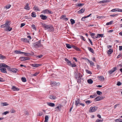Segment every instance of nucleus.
I'll use <instances>...</instances> for the list:
<instances>
[{
	"label": "nucleus",
	"instance_id": "obj_1",
	"mask_svg": "<svg viewBox=\"0 0 122 122\" xmlns=\"http://www.w3.org/2000/svg\"><path fill=\"white\" fill-rule=\"evenodd\" d=\"M41 24L42 26L44 27L45 30H47L48 31H51L53 29V27L52 26H49L45 24H43L42 23H41Z\"/></svg>",
	"mask_w": 122,
	"mask_h": 122
},
{
	"label": "nucleus",
	"instance_id": "obj_2",
	"mask_svg": "<svg viewBox=\"0 0 122 122\" xmlns=\"http://www.w3.org/2000/svg\"><path fill=\"white\" fill-rule=\"evenodd\" d=\"M41 41H39L32 44V46L35 47H38L42 46L41 43Z\"/></svg>",
	"mask_w": 122,
	"mask_h": 122
},
{
	"label": "nucleus",
	"instance_id": "obj_3",
	"mask_svg": "<svg viewBox=\"0 0 122 122\" xmlns=\"http://www.w3.org/2000/svg\"><path fill=\"white\" fill-rule=\"evenodd\" d=\"M97 107H91L90 108L89 112H94L97 110Z\"/></svg>",
	"mask_w": 122,
	"mask_h": 122
},
{
	"label": "nucleus",
	"instance_id": "obj_4",
	"mask_svg": "<svg viewBox=\"0 0 122 122\" xmlns=\"http://www.w3.org/2000/svg\"><path fill=\"white\" fill-rule=\"evenodd\" d=\"M105 98V97H103L102 96H100L97 97L94 100L95 102L100 101L102 99H104Z\"/></svg>",
	"mask_w": 122,
	"mask_h": 122
},
{
	"label": "nucleus",
	"instance_id": "obj_5",
	"mask_svg": "<svg viewBox=\"0 0 122 122\" xmlns=\"http://www.w3.org/2000/svg\"><path fill=\"white\" fill-rule=\"evenodd\" d=\"M29 58L26 57H20L19 59L21 60V61H24L26 60H29Z\"/></svg>",
	"mask_w": 122,
	"mask_h": 122
},
{
	"label": "nucleus",
	"instance_id": "obj_6",
	"mask_svg": "<svg viewBox=\"0 0 122 122\" xmlns=\"http://www.w3.org/2000/svg\"><path fill=\"white\" fill-rule=\"evenodd\" d=\"M51 85L52 86H58L60 85V83L59 82L56 83V82H51Z\"/></svg>",
	"mask_w": 122,
	"mask_h": 122
},
{
	"label": "nucleus",
	"instance_id": "obj_7",
	"mask_svg": "<svg viewBox=\"0 0 122 122\" xmlns=\"http://www.w3.org/2000/svg\"><path fill=\"white\" fill-rule=\"evenodd\" d=\"M8 24H9L8 25H6V30L7 31H10L12 29V28H10L9 25H10V22L8 21Z\"/></svg>",
	"mask_w": 122,
	"mask_h": 122
},
{
	"label": "nucleus",
	"instance_id": "obj_8",
	"mask_svg": "<svg viewBox=\"0 0 122 122\" xmlns=\"http://www.w3.org/2000/svg\"><path fill=\"white\" fill-rule=\"evenodd\" d=\"M82 76L81 75L80 73H76L75 76V78L77 79H81V77Z\"/></svg>",
	"mask_w": 122,
	"mask_h": 122
},
{
	"label": "nucleus",
	"instance_id": "obj_9",
	"mask_svg": "<svg viewBox=\"0 0 122 122\" xmlns=\"http://www.w3.org/2000/svg\"><path fill=\"white\" fill-rule=\"evenodd\" d=\"M42 13H44V14H51L52 13L51 11L48 10V9L42 11Z\"/></svg>",
	"mask_w": 122,
	"mask_h": 122
},
{
	"label": "nucleus",
	"instance_id": "obj_10",
	"mask_svg": "<svg viewBox=\"0 0 122 122\" xmlns=\"http://www.w3.org/2000/svg\"><path fill=\"white\" fill-rule=\"evenodd\" d=\"M117 69V67H115L113 68L111 70H109L108 72L110 74H112L113 72L115 71Z\"/></svg>",
	"mask_w": 122,
	"mask_h": 122
},
{
	"label": "nucleus",
	"instance_id": "obj_11",
	"mask_svg": "<svg viewBox=\"0 0 122 122\" xmlns=\"http://www.w3.org/2000/svg\"><path fill=\"white\" fill-rule=\"evenodd\" d=\"M10 71L15 73H16L18 71V70L15 68H11Z\"/></svg>",
	"mask_w": 122,
	"mask_h": 122
},
{
	"label": "nucleus",
	"instance_id": "obj_12",
	"mask_svg": "<svg viewBox=\"0 0 122 122\" xmlns=\"http://www.w3.org/2000/svg\"><path fill=\"white\" fill-rule=\"evenodd\" d=\"M40 17L42 19L44 20L46 19L47 18V17L46 16L42 14L41 15Z\"/></svg>",
	"mask_w": 122,
	"mask_h": 122
},
{
	"label": "nucleus",
	"instance_id": "obj_13",
	"mask_svg": "<svg viewBox=\"0 0 122 122\" xmlns=\"http://www.w3.org/2000/svg\"><path fill=\"white\" fill-rule=\"evenodd\" d=\"M80 103V100L77 99V100L76 101L75 103V105L76 106H79Z\"/></svg>",
	"mask_w": 122,
	"mask_h": 122
},
{
	"label": "nucleus",
	"instance_id": "obj_14",
	"mask_svg": "<svg viewBox=\"0 0 122 122\" xmlns=\"http://www.w3.org/2000/svg\"><path fill=\"white\" fill-rule=\"evenodd\" d=\"M0 70L2 72L5 73H6L7 72L6 69L5 68H0Z\"/></svg>",
	"mask_w": 122,
	"mask_h": 122
},
{
	"label": "nucleus",
	"instance_id": "obj_15",
	"mask_svg": "<svg viewBox=\"0 0 122 122\" xmlns=\"http://www.w3.org/2000/svg\"><path fill=\"white\" fill-rule=\"evenodd\" d=\"M103 34H98L97 35V36L95 37L96 38H97L103 37Z\"/></svg>",
	"mask_w": 122,
	"mask_h": 122
},
{
	"label": "nucleus",
	"instance_id": "obj_16",
	"mask_svg": "<svg viewBox=\"0 0 122 122\" xmlns=\"http://www.w3.org/2000/svg\"><path fill=\"white\" fill-rule=\"evenodd\" d=\"M97 78H98L99 80L100 81H103L104 79V77L102 76H97Z\"/></svg>",
	"mask_w": 122,
	"mask_h": 122
},
{
	"label": "nucleus",
	"instance_id": "obj_17",
	"mask_svg": "<svg viewBox=\"0 0 122 122\" xmlns=\"http://www.w3.org/2000/svg\"><path fill=\"white\" fill-rule=\"evenodd\" d=\"M47 103L48 105L51 107H53L55 105V104L53 103L49 102H47Z\"/></svg>",
	"mask_w": 122,
	"mask_h": 122
},
{
	"label": "nucleus",
	"instance_id": "obj_18",
	"mask_svg": "<svg viewBox=\"0 0 122 122\" xmlns=\"http://www.w3.org/2000/svg\"><path fill=\"white\" fill-rule=\"evenodd\" d=\"M12 89L14 91H18L19 90V89L18 88L14 86H12Z\"/></svg>",
	"mask_w": 122,
	"mask_h": 122
},
{
	"label": "nucleus",
	"instance_id": "obj_19",
	"mask_svg": "<svg viewBox=\"0 0 122 122\" xmlns=\"http://www.w3.org/2000/svg\"><path fill=\"white\" fill-rule=\"evenodd\" d=\"M85 9L84 8H82L81 10L78 11V12L79 13H83L85 11Z\"/></svg>",
	"mask_w": 122,
	"mask_h": 122
},
{
	"label": "nucleus",
	"instance_id": "obj_20",
	"mask_svg": "<svg viewBox=\"0 0 122 122\" xmlns=\"http://www.w3.org/2000/svg\"><path fill=\"white\" fill-rule=\"evenodd\" d=\"M65 61L67 62V63L68 64V65H70V64H71V62L67 58H65Z\"/></svg>",
	"mask_w": 122,
	"mask_h": 122
},
{
	"label": "nucleus",
	"instance_id": "obj_21",
	"mask_svg": "<svg viewBox=\"0 0 122 122\" xmlns=\"http://www.w3.org/2000/svg\"><path fill=\"white\" fill-rule=\"evenodd\" d=\"M1 105L2 106H7L9 105V104L6 102H1Z\"/></svg>",
	"mask_w": 122,
	"mask_h": 122
},
{
	"label": "nucleus",
	"instance_id": "obj_22",
	"mask_svg": "<svg viewBox=\"0 0 122 122\" xmlns=\"http://www.w3.org/2000/svg\"><path fill=\"white\" fill-rule=\"evenodd\" d=\"M21 41L24 42H29V41L26 38H22L21 39Z\"/></svg>",
	"mask_w": 122,
	"mask_h": 122
},
{
	"label": "nucleus",
	"instance_id": "obj_23",
	"mask_svg": "<svg viewBox=\"0 0 122 122\" xmlns=\"http://www.w3.org/2000/svg\"><path fill=\"white\" fill-rule=\"evenodd\" d=\"M8 23V21H7L6 22L5 24L1 25L0 26L1 27V28H3L5 27H6V25H8L9 24L7 23Z\"/></svg>",
	"mask_w": 122,
	"mask_h": 122
},
{
	"label": "nucleus",
	"instance_id": "obj_24",
	"mask_svg": "<svg viewBox=\"0 0 122 122\" xmlns=\"http://www.w3.org/2000/svg\"><path fill=\"white\" fill-rule=\"evenodd\" d=\"M28 5L29 4L28 3H26V6L24 7V9L27 10H29L30 9V8L28 7Z\"/></svg>",
	"mask_w": 122,
	"mask_h": 122
},
{
	"label": "nucleus",
	"instance_id": "obj_25",
	"mask_svg": "<svg viewBox=\"0 0 122 122\" xmlns=\"http://www.w3.org/2000/svg\"><path fill=\"white\" fill-rule=\"evenodd\" d=\"M49 98L52 99H56V97L53 95H50L49 96Z\"/></svg>",
	"mask_w": 122,
	"mask_h": 122
},
{
	"label": "nucleus",
	"instance_id": "obj_26",
	"mask_svg": "<svg viewBox=\"0 0 122 122\" xmlns=\"http://www.w3.org/2000/svg\"><path fill=\"white\" fill-rule=\"evenodd\" d=\"M84 5V3L77 4H76V6L80 7L83 5Z\"/></svg>",
	"mask_w": 122,
	"mask_h": 122
},
{
	"label": "nucleus",
	"instance_id": "obj_27",
	"mask_svg": "<svg viewBox=\"0 0 122 122\" xmlns=\"http://www.w3.org/2000/svg\"><path fill=\"white\" fill-rule=\"evenodd\" d=\"M88 48L89 51L93 53H94V51L92 48L89 47H88Z\"/></svg>",
	"mask_w": 122,
	"mask_h": 122
},
{
	"label": "nucleus",
	"instance_id": "obj_28",
	"mask_svg": "<svg viewBox=\"0 0 122 122\" xmlns=\"http://www.w3.org/2000/svg\"><path fill=\"white\" fill-rule=\"evenodd\" d=\"M11 5H6L4 7V9H7L9 8L10 7H11Z\"/></svg>",
	"mask_w": 122,
	"mask_h": 122
},
{
	"label": "nucleus",
	"instance_id": "obj_29",
	"mask_svg": "<svg viewBox=\"0 0 122 122\" xmlns=\"http://www.w3.org/2000/svg\"><path fill=\"white\" fill-rule=\"evenodd\" d=\"M88 83L89 84H92L93 83V81L91 79H89L87 80Z\"/></svg>",
	"mask_w": 122,
	"mask_h": 122
},
{
	"label": "nucleus",
	"instance_id": "obj_30",
	"mask_svg": "<svg viewBox=\"0 0 122 122\" xmlns=\"http://www.w3.org/2000/svg\"><path fill=\"white\" fill-rule=\"evenodd\" d=\"M49 117L47 115L45 116V121L44 122H48Z\"/></svg>",
	"mask_w": 122,
	"mask_h": 122
},
{
	"label": "nucleus",
	"instance_id": "obj_31",
	"mask_svg": "<svg viewBox=\"0 0 122 122\" xmlns=\"http://www.w3.org/2000/svg\"><path fill=\"white\" fill-rule=\"evenodd\" d=\"M33 9L34 10L36 11H40L39 8L37 6H35L33 8Z\"/></svg>",
	"mask_w": 122,
	"mask_h": 122
},
{
	"label": "nucleus",
	"instance_id": "obj_32",
	"mask_svg": "<svg viewBox=\"0 0 122 122\" xmlns=\"http://www.w3.org/2000/svg\"><path fill=\"white\" fill-rule=\"evenodd\" d=\"M113 51L112 49H110L108 50L107 51V53L108 54H111Z\"/></svg>",
	"mask_w": 122,
	"mask_h": 122
},
{
	"label": "nucleus",
	"instance_id": "obj_33",
	"mask_svg": "<svg viewBox=\"0 0 122 122\" xmlns=\"http://www.w3.org/2000/svg\"><path fill=\"white\" fill-rule=\"evenodd\" d=\"M95 34L94 33H90V35L92 37V38L94 39L96 38L95 37Z\"/></svg>",
	"mask_w": 122,
	"mask_h": 122
},
{
	"label": "nucleus",
	"instance_id": "obj_34",
	"mask_svg": "<svg viewBox=\"0 0 122 122\" xmlns=\"http://www.w3.org/2000/svg\"><path fill=\"white\" fill-rule=\"evenodd\" d=\"M5 67L6 68L8 71H10L11 69L10 68V66L7 65L6 64L5 65Z\"/></svg>",
	"mask_w": 122,
	"mask_h": 122
},
{
	"label": "nucleus",
	"instance_id": "obj_35",
	"mask_svg": "<svg viewBox=\"0 0 122 122\" xmlns=\"http://www.w3.org/2000/svg\"><path fill=\"white\" fill-rule=\"evenodd\" d=\"M36 14L35 12H33L31 13V16L34 17H36Z\"/></svg>",
	"mask_w": 122,
	"mask_h": 122
},
{
	"label": "nucleus",
	"instance_id": "obj_36",
	"mask_svg": "<svg viewBox=\"0 0 122 122\" xmlns=\"http://www.w3.org/2000/svg\"><path fill=\"white\" fill-rule=\"evenodd\" d=\"M15 52L16 54H23L24 53L23 52H20V51H18L17 50L15 51Z\"/></svg>",
	"mask_w": 122,
	"mask_h": 122
},
{
	"label": "nucleus",
	"instance_id": "obj_37",
	"mask_svg": "<svg viewBox=\"0 0 122 122\" xmlns=\"http://www.w3.org/2000/svg\"><path fill=\"white\" fill-rule=\"evenodd\" d=\"M61 104H59L57 107H56L55 109H56V108H58L59 110H60L61 109Z\"/></svg>",
	"mask_w": 122,
	"mask_h": 122
},
{
	"label": "nucleus",
	"instance_id": "obj_38",
	"mask_svg": "<svg viewBox=\"0 0 122 122\" xmlns=\"http://www.w3.org/2000/svg\"><path fill=\"white\" fill-rule=\"evenodd\" d=\"M119 9L118 8H115L114 9H113L112 10H111V11L112 12H114L115 11H119Z\"/></svg>",
	"mask_w": 122,
	"mask_h": 122
},
{
	"label": "nucleus",
	"instance_id": "obj_39",
	"mask_svg": "<svg viewBox=\"0 0 122 122\" xmlns=\"http://www.w3.org/2000/svg\"><path fill=\"white\" fill-rule=\"evenodd\" d=\"M66 47L69 49L71 48V45L69 44H66Z\"/></svg>",
	"mask_w": 122,
	"mask_h": 122
},
{
	"label": "nucleus",
	"instance_id": "obj_40",
	"mask_svg": "<svg viewBox=\"0 0 122 122\" xmlns=\"http://www.w3.org/2000/svg\"><path fill=\"white\" fill-rule=\"evenodd\" d=\"M70 21L71 22V23L72 25H73L75 23V21L73 19H71L70 20Z\"/></svg>",
	"mask_w": 122,
	"mask_h": 122
},
{
	"label": "nucleus",
	"instance_id": "obj_41",
	"mask_svg": "<svg viewBox=\"0 0 122 122\" xmlns=\"http://www.w3.org/2000/svg\"><path fill=\"white\" fill-rule=\"evenodd\" d=\"M21 80L23 82H25L26 81V78L24 77H22L21 78Z\"/></svg>",
	"mask_w": 122,
	"mask_h": 122
},
{
	"label": "nucleus",
	"instance_id": "obj_42",
	"mask_svg": "<svg viewBox=\"0 0 122 122\" xmlns=\"http://www.w3.org/2000/svg\"><path fill=\"white\" fill-rule=\"evenodd\" d=\"M5 64L2 63L0 64V68H1L2 67H4L5 66Z\"/></svg>",
	"mask_w": 122,
	"mask_h": 122
},
{
	"label": "nucleus",
	"instance_id": "obj_43",
	"mask_svg": "<svg viewBox=\"0 0 122 122\" xmlns=\"http://www.w3.org/2000/svg\"><path fill=\"white\" fill-rule=\"evenodd\" d=\"M32 28L34 30H36V28L35 27V25H31Z\"/></svg>",
	"mask_w": 122,
	"mask_h": 122
},
{
	"label": "nucleus",
	"instance_id": "obj_44",
	"mask_svg": "<svg viewBox=\"0 0 122 122\" xmlns=\"http://www.w3.org/2000/svg\"><path fill=\"white\" fill-rule=\"evenodd\" d=\"M5 58V56H3L2 55L0 54V59H3Z\"/></svg>",
	"mask_w": 122,
	"mask_h": 122
},
{
	"label": "nucleus",
	"instance_id": "obj_45",
	"mask_svg": "<svg viewBox=\"0 0 122 122\" xmlns=\"http://www.w3.org/2000/svg\"><path fill=\"white\" fill-rule=\"evenodd\" d=\"M16 112L12 108L10 110V113H13L15 112Z\"/></svg>",
	"mask_w": 122,
	"mask_h": 122
},
{
	"label": "nucleus",
	"instance_id": "obj_46",
	"mask_svg": "<svg viewBox=\"0 0 122 122\" xmlns=\"http://www.w3.org/2000/svg\"><path fill=\"white\" fill-rule=\"evenodd\" d=\"M23 54H24V55L26 56H29L30 55V54L29 53L25 52H23Z\"/></svg>",
	"mask_w": 122,
	"mask_h": 122
},
{
	"label": "nucleus",
	"instance_id": "obj_47",
	"mask_svg": "<svg viewBox=\"0 0 122 122\" xmlns=\"http://www.w3.org/2000/svg\"><path fill=\"white\" fill-rule=\"evenodd\" d=\"M43 114V113L42 112H40L37 113V116H41Z\"/></svg>",
	"mask_w": 122,
	"mask_h": 122
},
{
	"label": "nucleus",
	"instance_id": "obj_48",
	"mask_svg": "<svg viewBox=\"0 0 122 122\" xmlns=\"http://www.w3.org/2000/svg\"><path fill=\"white\" fill-rule=\"evenodd\" d=\"M97 93L98 95H100L102 94V93L100 91H97Z\"/></svg>",
	"mask_w": 122,
	"mask_h": 122
},
{
	"label": "nucleus",
	"instance_id": "obj_49",
	"mask_svg": "<svg viewBox=\"0 0 122 122\" xmlns=\"http://www.w3.org/2000/svg\"><path fill=\"white\" fill-rule=\"evenodd\" d=\"M112 23H113V21H111L107 23L106 24V25H110L111 24H112Z\"/></svg>",
	"mask_w": 122,
	"mask_h": 122
},
{
	"label": "nucleus",
	"instance_id": "obj_50",
	"mask_svg": "<svg viewBox=\"0 0 122 122\" xmlns=\"http://www.w3.org/2000/svg\"><path fill=\"white\" fill-rule=\"evenodd\" d=\"M41 65V64H35V67H37Z\"/></svg>",
	"mask_w": 122,
	"mask_h": 122
},
{
	"label": "nucleus",
	"instance_id": "obj_51",
	"mask_svg": "<svg viewBox=\"0 0 122 122\" xmlns=\"http://www.w3.org/2000/svg\"><path fill=\"white\" fill-rule=\"evenodd\" d=\"M86 71L87 73L89 74H92V73L91 71L88 70H86Z\"/></svg>",
	"mask_w": 122,
	"mask_h": 122
},
{
	"label": "nucleus",
	"instance_id": "obj_52",
	"mask_svg": "<svg viewBox=\"0 0 122 122\" xmlns=\"http://www.w3.org/2000/svg\"><path fill=\"white\" fill-rule=\"evenodd\" d=\"M42 56L43 55H41L36 56V58H41Z\"/></svg>",
	"mask_w": 122,
	"mask_h": 122
},
{
	"label": "nucleus",
	"instance_id": "obj_53",
	"mask_svg": "<svg viewBox=\"0 0 122 122\" xmlns=\"http://www.w3.org/2000/svg\"><path fill=\"white\" fill-rule=\"evenodd\" d=\"M70 66H71L72 67H76V65L74 64H73L71 63V64H70Z\"/></svg>",
	"mask_w": 122,
	"mask_h": 122
},
{
	"label": "nucleus",
	"instance_id": "obj_54",
	"mask_svg": "<svg viewBox=\"0 0 122 122\" xmlns=\"http://www.w3.org/2000/svg\"><path fill=\"white\" fill-rule=\"evenodd\" d=\"M38 74V73L36 72L34 74L32 75H31L32 76H36Z\"/></svg>",
	"mask_w": 122,
	"mask_h": 122
},
{
	"label": "nucleus",
	"instance_id": "obj_55",
	"mask_svg": "<svg viewBox=\"0 0 122 122\" xmlns=\"http://www.w3.org/2000/svg\"><path fill=\"white\" fill-rule=\"evenodd\" d=\"M85 102L86 103V104H90V103H91V102L89 100H87V101H86Z\"/></svg>",
	"mask_w": 122,
	"mask_h": 122
},
{
	"label": "nucleus",
	"instance_id": "obj_56",
	"mask_svg": "<svg viewBox=\"0 0 122 122\" xmlns=\"http://www.w3.org/2000/svg\"><path fill=\"white\" fill-rule=\"evenodd\" d=\"M103 121V120H100L99 119H97L96 121L95 122H102Z\"/></svg>",
	"mask_w": 122,
	"mask_h": 122
},
{
	"label": "nucleus",
	"instance_id": "obj_57",
	"mask_svg": "<svg viewBox=\"0 0 122 122\" xmlns=\"http://www.w3.org/2000/svg\"><path fill=\"white\" fill-rule=\"evenodd\" d=\"M9 113V111H6V112H5L3 113V114L4 115H6L7 114Z\"/></svg>",
	"mask_w": 122,
	"mask_h": 122
},
{
	"label": "nucleus",
	"instance_id": "obj_58",
	"mask_svg": "<svg viewBox=\"0 0 122 122\" xmlns=\"http://www.w3.org/2000/svg\"><path fill=\"white\" fill-rule=\"evenodd\" d=\"M25 24L24 23H22L20 27H22L23 26H25Z\"/></svg>",
	"mask_w": 122,
	"mask_h": 122
},
{
	"label": "nucleus",
	"instance_id": "obj_59",
	"mask_svg": "<svg viewBox=\"0 0 122 122\" xmlns=\"http://www.w3.org/2000/svg\"><path fill=\"white\" fill-rule=\"evenodd\" d=\"M122 83L121 82H117V85L118 86H120L121 85Z\"/></svg>",
	"mask_w": 122,
	"mask_h": 122
},
{
	"label": "nucleus",
	"instance_id": "obj_60",
	"mask_svg": "<svg viewBox=\"0 0 122 122\" xmlns=\"http://www.w3.org/2000/svg\"><path fill=\"white\" fill-rule=\"evenodd\" d=\"M86 18V16H85V17H83L81 19V20L83 21H85V18Z\"/></svg>",
	"mask_w": 122,
	"mask_h": 122
},
{
	"label": "nucleus",
	"instance_id": "obj_61",
	"mask_svg": "<svg viewBox=\"0 0 122 122\" xmlns=\"http://www.w3.org/2000/svg\"><path fill=\"white\" fill-rule=\"evenodd\" d=\"M99 3H105V0L100 1L99 2Z\"/></svg>",
	"mask_w": 122,
	"mask_h": 122
},
{
	"label": "nucleus",
	"instance_id": "obj_62",
	"mask_svg": "<svg viewBox=\"0 0 122 122\" xmlns=\"http://www.w3.org/2000/svg\"><path fill=\"white\" fill-rule=\"evenodd\" d=\"M29 114V113L27 112H25V116L28 115Z\"/></svg>",
	"mask_w": 122,
	"mask_h": 122
},
{
	"label": "nucleus",
	"instance_id": "obj_63",
	"mask_svg": "<svg viewBox=\"0 0 122 122\" xmlns=\"http://www.w3.org/2000/svg\"><path fill=\"white\" fill-rule=\"evenodd\" d=\"M66 16V15H63L61 17V18H64Z\"/></svg>",
	"mask_w": 122,
	"mask_h": 122
},
{
	"label": "nucleus",
	"instance_id": "obj_64",
	"mask_svg": "<svg viewBox=\"0 0 122 122\" xmlns=\"http://www.w3.org/2000/svg\"><path fill=\"white\" fill-rule=\"evenodd\" d=\"M119 50L120 51H121L122 50V46H119Z\"/></svg>",
	"mask_w": 122,
	"mask_h": 122
}]
</instances>
